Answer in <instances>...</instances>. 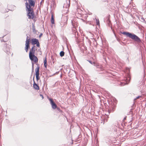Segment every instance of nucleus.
Masks as SVG:
<instances>
[{
    "label": "nucleus",
    "mask_w": 146,
    "mask_h": 146,
    "mask_svg": "<svg viewBox=\"0 0 146 146\" xmlns=\"http://www.w3.org/2000/svg\"><path fill=\"white\" fill-rule=\"evenodd\" d=\"M8 11H7L6 10V11H3L2 12L3 13H5L6 12H8Z\"/></svg>",
    "instance_id": "nucleus-25"
},
{
    "label": "nucleus",
    "mask_w": 146,
    "mask_h": 146,
    "mask_svg": "<svg viewBox=\"0 0 146 146\" xmlns=\"http://www.w3.org/2000/svg\"><path fill=\"white\" fill-rule=\"evenodd\" d=\"M49 100L50 102V104L52 106V107L53 109L54 110L57 108V106L53 101L52 99L51 98H49Z\"/></svg>",
    "instance_id": "nucleus-6"
},
{
    "label": "nucleus",
    "mask_w": 146,
    "mask_h": 146,
    "mask_svg": "<svg viewBox=\"0 0 146 146\" xmlns=\"http://www.w3.org/2000/svg\"><path fill=\"white\" fill-rule=\"evenodd\" d=\"M130 80V78L129 77H128L127 78H125L124 80V82H121L120 85L121 86H123L126 84H127L129 83Z\"/></svg>",
    "instance_id": "nucleus-8"
},
{
    "label": "nucleus",
    "mask_w": 146,
    "mask_h": 146,
    "mask_svg": "<svg viewBox=\"0 0 146 146\" xmlns=\"http://www.w3.org/2000/svg\"><path fill=\"white\" fill-rule=\"evenodd\" d=\"M108 111H109V113H110V112H111V110H108Z\"/></svg>",
    "instance_id": "nucleus-28"
},
{
    "label": "nucleus",
    "mask_w": 146,
    "mask_h": 146,
    "mask_svg": "<svg viewBox=\"0 0 146 146\" xmlns=\"http://www.w3.org/2000/svg\"><path fill=\"white\" fill-rule=\"evenodd\" d=\"M121 33L137 42H141V39L138 36L133 33L125 31L121 32Z\"/></svg>",
    "instance_id": "nucleus-2"
},
{
    "label": "nucleus",
    "mask_w": 146,
    "mask_h": 146,
    "mask_svg": "<svg viewBox=\"0 0 146 146\" xmlns=\"http://www.w3.org/2000/svg\"><path fill=\"white\" fill-rule=\"evenodd\" d=\"M35 46H33L30 50L29 53V57L32 61L37 63L38 61V59L36 56L34 55L35 50L34 49V48Z\"/></svg>",
    "instance_id": "nucleus-3"
},
{
    "label": "nucleus",
    "mask_w": 146,
    "mask_h": 146,
    "mask_svg": "<svg viewBox=\"0 0 146 146\" xmlns=\"http://www.w3.org/2000/svg\"><path fill=\"white\" fill-rule=\"evenodd\" d=\"M42 35V34L41 33L40 34V35H39V37H40Z\"/></svg>",
    "instance_id": "nucleus-26"
},
{
    "label": "nucleus",
    "mask_w": 146,
    "mask_h": 146,
    "mask_svg": "<svg viewBox=\"0 0 146 146\" xmlns=\"http://www.w3.org/2000/svg\"><path fill=\"white\" fill-rule=\"evenodd\" d=\"M3 50L4 51L8 54L9 55V54H10L9 47L6 44H5Z\"/></svg>",
    "instance_id": "nucleus-7"
},
{
    "label": "nucleus",
    "mask_w": 146,
    "mask_h": 146,
    "mask_svg": "<svg viewBox=\"0 0 146 146\" xmlns=\"http://www.w3.org/2000/svg\"><path fill=\"white\" fill-rule=\"evenodd\" d=\"M115 110V109L114 108H113L112 110H111V112H113L114 110Z\"/></svg>",
    "instance_id": "nucleus-22"
},
{
    "label": "nucleus",
    "mask_w": 146,
    "mask_h": 146,
    "mask_svg": "<svg viewBox=\"0 0 146 146\" xmlns=\"http://www.w3.org/2000/svg\"><path fill=\"white\" fill-rule=\"evenodd\" d=\"M47 65L46 58H45L44 60V65L46 69Z\"/></svg>",
    "instance_id": "nucleus-11"
},
{
    "label": "nucleus",
    "mask_w": 146,
    "mask_h": 146,
    "mask_svg": "<svg viewBox=\"0 0 146 146\" xmlns=\"http://www.w3.org/2000/svg\"><path fill=\"white\" fill-rule=\"evenodd\" d=\"M32 68H33V64H32Z\"/></svg>",
    "instance_id": "nucleus-27"
},
{
    "label": "nucleus",
    "mask_w": 146,
    "mask_h": 146,
    "mask_svg": "<svg viewBox=\"0 0 146 146\" xmlns=\"http://www.w3.org/2000/svg\"><path fill=\"white\" fill-rule=\"evenodd\" d=\"M89 62L91 63V64H92V62L91 61H90H90H89Z\"/></svg>",
    "instance_id": "nucleus-21"
},
{
    "label": "nucleus",
    "mask_w": 146,
    "mask_h": 146,
    "mask_svg": "<svg viewBox=\"0 0 146 146\" xmlns=\"http://www.w3.org/2000/svg\"><path fill=\"white\" fill-rule=\"evenodd\" d=\"M51 21L52 24H54V20L53 15H52L51 17Z\"/></svg>",
    "instance_id": "nucleus-13"
},
{
    "label": "nucleus",
    "mask_w": 146,
    "mask_h": 146,
    "mask_svg": "<svg viewBox=\"0 0 146 146\" xmlns=\"http://www.w3.org/2000/svg\"><path fill=\"white\" fill-rule=\"evenodd\" d=\"M64 54V52L63 51H61L60 53V55L61 57L63 56Z\"/></svg>",
    "instance_id": "nucleus-14"
},
{
    "label": "nucleus",
    "mask_w": 146,
    "mask_h": 146,
    "mask_svg": "<svg viewBox=\"0 0 146 146\" xmlns=\"http://www.w3.org/2000/svg\"><path fill=\"white\" fill-rule=\"evenodd\" d=\"M57 108V109L58 110L60 111V112L61 111V110L58 108Z\"/></svg>",
    "instance_id": "nucleus-24"
},
{
    "label": "nucleus",
    "mask_w": 146,
    "mask_h": 146,
    "mask_svg": "<svg viewBox=\"0 0 146 146\" xmlns=\"http://www.w3.org/2000/svg\"><path fill=\"white\" fill-rule=\"evenodd\" d=\"M36 75L39 74V67L37 66L35 69Z\"/></svg>",
    "instance_id": "nucleus-10"
},
{
    "label": "nucleus",
    "mask_w": 146,
    "mask_h": 146,
    "mask_svg": "<svg viewBox=\"0 0 146 146\" xmlns=\"http://www.w3.org/2000/svg\"><path fill=\"white\" fill-rule=\"evenodd\" d=\"M36 80L38 81L39 79V74L36 75Z\"/></svg>",
    "instance_id": "nucleus-18"
},
{
    "label": "nucleus",
    "mask_w": 146,
    "mask_h": 146,
    "mask_svg": "<svg viewBox=\"0 0 146 146\" xmlns=\"http://www.w3.org/2000/svg\"><path fill=\"white\" fill-rule=\"evenodd\" d=\"M126 118V117H124L123 119V121H124L125 120Z\"/></svg>",
    "instance_id": "nucleus-23"
},
{
    "label": "nucleus",
    "mask_w": 146,
    "mask_h": 146,
    "mask_svg": "<svg viewBox=\"0 0 146 146\" xmlns=\"http://www.w3.org/2000/svg\"><path fill=\"white\" fill-rule=\"evenodd\" d=\"M29 37L27 36L25 42V49L27 52H28L29 48V42H30V38L28 39V38Z\"/></svg>",
    "instance_id": "nucleus-5"
},
{
    "label": "nucleus",
    "mask_w": 146,
    "mask_h": 146,
    "mask_svg": "<svg viewBox=\"0 0 146 146\" xmlns=\"http://www.w3.org/2000/svg\"><path fill=\"white\" fill-rule=\"evenodd\" d=\"M32 27L33 32H34V33H36V31L35 29V26L34 24L33 23L32 24Z\"/></svg>",
    "instance_id": "nucleus-12"
},
{
    "label": "nucleus",
    "mask_w": 146,
    "mask_h": 146,
    "mask_svg": "<svg viewBox=\"0 0 146 146\" xmlns=\"http://www.w3.org/2000/svg\"><path fill=\"white\" fill-rule=\"evenodd\" d=\"M5 36V35L3 36L2 37H0V40L1 42H6V41L4 40V39L2 38H3Z\"/></svg>",
    "instance_id": "nucleus-16"
},
{
    "label": "nucleus",
    "mask_w": 146,
    "mask_h": 146,
    "mask_svg": "<svg viewBox=\"0 0 146 146\" xmlns=\"http://www.w3.org/2000/svg\"><path fill=\"white\" fill-rule=\"evenodd\" d=\"M141 98V96H137V97H136V98L135 99H134V101H135V100L137 99H138L139 98Z\"/></svg>",
    "instance_id": "nucleus-19"
},
{
    "label": "nucleus",
    "mask_w": 146,
    "mask_h": 146,
    "mask_svg": "<svg viewBox=\"0 0 146 146\" xmlns=\"http://www.w3.org/2000/svg\"><path fill=\"white\" fill-rule=\"evenodd\" d=\"M96 21L97 25H100V23H99V21L98 19H96Z\"/></svg>",
    "instance_id": "nucleus-17"
},
{
    "label": "nucleus",
    "mask_w": 146,
    "mask_h": 146,
    "mask_svg": "<svg viewBox=\"0 0 146 146\" xmlns=\"http://www.w3.org/2000/svg\"><path fill=\"white\" fill-rule=\"evenodd\" d=\"M72 25H73V22H72Z\"/></svg>",
    "instance_id": "nucleus-29"
},
{
    "label": "nucleus",
    "mask_w": 146,
    "mask_h": 146,
    "mask_svg": "<svg viewBox=\"0 0 146 146\" xmlns=\"http://www.w3.org/2000/svg\"><path fill=\"white\" fill-rule=\"evenodd\" d=\"M70 1H69V3L68 4H67V3L66 4H66H64L63 7L64 8V7H66V8H68V7H70Z\"/></svg>",
    "instance_id": "nucleus-15"
},
{
    "label": "nucleus",
    "mask_w": 146,
    "mask_h": 146,
    "mask_svg": "<svg viewBox=\"0 0 146 146\" xmlns=\"http://www.w3.org/2000/svg\"><path fill=\"white\" fill-rule=\"evenodd\" d=\"M40 96H41L42 97V99H44V96H43V95H42L41 94H40Z\"/></svg>",
    "instance_id": "nucleus-20"
},
{
    "label": "nucleus",
    "mask_w": 146,
    "mask_h": 146,
    "mask_svg": "<svg viewBox=\"0 0 146 146\" xmlns=\"http://www.w3.org/2000/svg\"><path fill=\"white\" fill-rule=\"evenodd\" d=\"M35 76H34L33 80L34 81V83L33 84V86L34 88L36 90H38L39 89V88L38 86L35 83L34 81Z\"/></svg>",
    "instance_id": "nucleus-9"
},
{
    "label": "nucleus",
    "mask_w": 146,
    "mask_h": 146,
    "mask_svg": "<svg viewBox=\"0 0 146 146\" xmlns=\"http://www.w3.org/2000/svg\"><path fill=\"white\" fill-rule=\"evenodd\" d=\"M24 1H26L25 4L28 19H33L34 17V14L33 9L31 7H34L35 6V2L33 0H24Z\"/></svg>",
    "instance_id": "nucleus-1"
},
{
    "label": "nucleus",
    "mask_w": 146,
    "mask_h": 146,
    "mask_svg": "<svg viewBox=\"0 0 146 146\" xmlns=\"http://www.w3.org/2000/svg\"><path fill=\"white\" fill-rule=\"evenodd\" d=\"M31 43L33 45L36 44L37 47H40L39 42L38 39L33 38L31 39Z\"/></svg>",
    "instance_id": "nucleus-4"
}]
</instances>
